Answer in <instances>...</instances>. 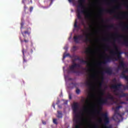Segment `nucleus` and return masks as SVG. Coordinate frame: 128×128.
<instances>
[{
	"mask_svg": "<svg viewBox=\"0 0 128 128\" xmlns=\"http://www.w3.org/2000/svg\"><path fill=\"white\" fill-rule=\"evenodd\" d=\"M113 46L116 50H111V51H110V54H111V55L110 56H107L102 62H98V66H101L102 64H105L108 62H110L114 60H122V51H118V46H116L115 42H113Z\"/></svg>",
	"mask_w": 128,
	"mask_h": 128,
	"instance_id": "nucleus-1",
	"label": "nucleus"
},
{
	"mask_svg": "<svg viewBox=\"0 0 128 128\" xmlns=\"http://www.w3.org/2000/svg\"><path fill=\"white\" fill-rule=\"evenodd\" d=\"M86 0H78V5L76 10L77 18L78 20H81V24L84 25V22L81 16V14H83L86 16V18H90L92 16L91 14L86 9L84 3Z\"/></svg>",
	"mask_w": 128,
	"mask_h": 128,
	"instance_id": "nucleus-2",
	"label": "nucleus"
},
{
	"mask_svg": "<svg viewBox=\"0 0 128 128\" xmlns=\"http://www.w3.org/2000/svg\"><path fill=\"white\" fill-rule=\"evenodd\" d=\"M73 112L74 114V120L76 123V124L75 126V128H80V116L79 114H78V102H74L72 106Z\"/></svg>",
	"mask_w": 128,
	"mask_h": 128,
	"instance_id": "nucleus-3",
	"label": "nucleus"
},
{
	"mask_svg": "<svg viewBox=\"0 0 128 128\" xmlns=\"http://www.w3.org/2000/svg\"><path fill=\"white\" fill-rule=\"evenodd\" d=\"M123 70L120 75L121 77L124 78L128 82V75H126V73H128V68L126 62L124 60H120L119 62V65L118 67V70Z\"/></svg>",
	"mask_w": 128,
	"mask_h": 128,
	"instance_id": "nucleus-4",
	"label": "nucleus"
},
{
	"mask_svg": "<svg viewBox=\"0 0 128 128\" xmlns=\"http://www.w3.org/2000/svg\"><path fill=\"white\" fill-rule=\"evenodd\" d=\"M120 108H122V106H116L114 110V114L113 116V120L115 121H122L124 119L123 116L124 115V113H122V114H120L118 112V110Z\"/></svg>",
	"mask_w": 128,
	"mask_h": 128,
	"instance_id": "nucleus-5",
	"label": "nucleus"
},
{
	"mask_svg": "<svg viewBox=\"0 0 128 128\" xmlns=\"http://www.w3.org/2000/svg\"><path fill=\"white\" fill-rule=\"evenodd\" d=\"M108 99H110V100H114V97L112 94H108L106 98H100L98 102V104L100 106H104V104H108Z\"/></svg>",
	"mask_w": 128,
	"mask_h": 128,
	"instance_id": "nucleus-6",
	"label": "nucleus"
},
{
	"mask_svg": "<svg viewBox=\"0 0 128 128\" xmlns=\"http://www.w3.org/2000/svg\"><path fill=\"white\" fill-rule=\"evenodd\" d=\"M102 117L104 118V123L103 126L104 128H112V126H108L110 123V119L108 115V113H102L101 114Z\"/></svg>",
	"mask_w": 128,
	"mask_h": 128,
	"instance_id": "nucleus-7",
	"label": "nucleus"
},
{
	"mask_svg": "<svg viewBox=\"0 0 128 128\" xmlns=\"http://www.w3.org/2000/svg\"><path fill=\"white\" fill-rule=\"evenodd\" d=\"M30 32H32V29L30 28H28L27 30L24 31V32H22V34L24 38V40H22V38H20V41L21 44H22V42H25L26 44H28V42L29 40L28 39H26V34H28V36H30Z\"/></svg>",
	"mask_w": 128,
	"mask_h": 128,
	"instance_id": "nucleus-8",
	"label": "nucleus"
},
{
	"mask_svg": "<svg viewBox=\"0 0 128 128\" xmlns=\"http://www.w3.org/2000/svg\"><path fill=\"white\" fill-rule=\"evenodd\" d=\"M73 58H75L74 60H80V62L82 63V64H86L88 66H90V64L89 62V60H84L83 59L80 58L79 56H78V55H73Z\"/></svg>",
	"mask_w": 128,
	"mask_h": 128,
	"instance_id": "nucleus-9",
	"label": "nucleus"
},
{
	"mask_svg": "<svg viewBox=\"0 0 128 128\" xmlns=\"http://www.w3.org/2000/svg\"><path fill=\"white\" fill-rule=\"evenodd\" d=\"M106 12L107 14H114L115 11L114 9H100L99 14H102L103 12Z\"/></svg>",
	"mask_w": 128,
	"mask_h": 128,
	"instance_id": "nucleus-10",
	"label": "nucleus"
},
{
	"mask_svg": "<svg viewBox=\"0 0 128 128\" xmlns=\"http://www.w3.org/2000/svg\"><path fill=\"white\" fill-rule=\"evenodd\" d=\"M100 73L102 75H104V73H107L108 75H112L113 73V71L111 68L108 67V68H106L105 71H101Z\"/></svg>",
	"mask_w": 128,
	"mask_h": 128,
	"instance_id": "nucleus-11",
	"label": "nucleus"
},
{
	"mask_svg": "<svg viewBox=\"0 0 128 128\" xmlns=\"http://www.w3.org/2000/svg\"><path fill=\"white\" fill-rule=\"evenodd\" d=\"M80 65L79 64H76L74 62L73 64H72V66H70V69L71 71L74 72V73H76V71H75L74 69L75 68H80Z\"/></svg>",
	"mask_w": 128,
	"mask_h": 128,
	"instance_id": "nucleus-12",
	"label": "nucleus"
},
{
	"mask_svg": "<svg viewBox=\"0 0 128 128\" xmlns=\"http://www.w3.org/2000/svg\"><path fill=\"white\" fill-rule=\"evenodd\" d=\"M122 86L123 87L124 90H128V84L127 86H124V84H116V90H120L121 89Z\"/></svg>",
	"mask_w": 128,
	"mask_h": 128,
	"instance_id": "nucleus-13",
	"label": "nucleus"
},
{
	"mask_svg": "<svg viewBox=\"0 0 128 128\" xmlns=\"http://www.w3.org/2000/svg\"><path fill=\"white\" fill-rule=\"evenodd\" d=\"M83 38L84 36H82V34L79 36H74V40L75 42H79L80 40H83Z\"/></svg>",
	"mask_w": 128,
	"mask_h": 128,
	"instance_id": "nucleus-14",
	"label": "nucleus"
},
{
	"mask_svg": "<svg viewBox=\"0 0 128 128\" xmlns=\"http://www.w3.org/2000/svg\"><path fill=\"white\" fill-rule=\"evenodd\" d=\"M86 86H88L91 90H94V84L92 80H88L86 82Z\"/></svg>",
	"mask_w": 128,
	"mask_h": 128,
	"instance_id": "nucleus-15",
	"label": "nucleus"
},
{
	"mask_svg": "<svg viewBox=\"0 0 128 128\" xmlns=\"http://www.w3.org/2000/svg\"><path fill=\"white\" fill-rule=\"evenodd\" d=\"M91 35V33H86V38L84 40V41L85 42H90L91 40L90 38V36Z\"/></svg>",
	"mask_w": 128,
	"mask_h": 128,
	"instance_id": "nucleus-16",
	"label": "nucleus"
},
{
	"mask_svg": "<svg viewBox=\"0 0 128 128\" xmlns=\"http://www.w3.org/2000/svg\"><path fill=\"white\" fill-rule=\"evenodd\" d=\"M115 94L116 96H119V97H126V96H128V94L124 93L123 92H122L121 94L119 92L115 93ZM126 100H128V98H127Z\"/></svg>",
	"mask_w": 128,
	"mask_h": 128,
	"instance_id": "nucleus-17",
	"label": "nucleus"
},
{
	"mask_svg": "<svg viewBox=\"0 0 128 128\" xmlns=\"http://www.w3.org/2000/svg\"><path fill=\"white\" fill-rule=\"evenodd\" d=\"M93 52L94 51L90 47H88V48H87L85 51V53H86V54H92Z\"/></svg>",
	"mask_w": 128,
	"mask_h": 128,
	"instance_id": "nucleus-18",
	"label": "nucleus"
},
{
	"mask_svg": "<svg viewBox=\"0 0 128 128\" xmlns=\"http://www.w3.org/2000/svg\"><path fill=\"white\" fill-rule=\"evenodd\" d=\"M126 16V15L120 16V14H118V15L114 16V18H116L118 20H120L121 18H122H122H125Z\"/></svg>",
	"mask_w": 128,
	"mask_h": 128,
	"instance_id": "nucleus-19",
	"label": "nucleus"
},
{
	"mask_svg": "<svg viewBox=\"0 0 128 128\" xmlns=\"http://www.w3.org/2000/svg\"><path fill=\"white\" fill-rule=\"evenodd\" d=\"M121 44H124V46L128 48V40H124L121 42Z\"/></svg>",
	"mask_w": 128,
	"mask_h": 128,
	"instance_id": "nucleus-20",
	"label": "nucleus"
},
{
	"mask_svg": "<svg viewBox=\"0 0 128 128\" xmlns=\"http://www.w3.org/2000/svg\"><path fill=\"white\" fill-rule=\"evenodd\" d=\"M58 118H62V113L61 110H58Z\"/></svg>",
	"mask_w": 128,
	"mask_h": 128,
	"instance_id": "nucleus-21",
	"label": "nucleus"
},
{
	"mask_svg": "<svg viewBox=\"0 0 128 128\" xmlns=\"http://www.w3.org/2000/svg\"><path fill=\"white\" fill-rule=\"evenodd\" d=\"M115 36H118V38H124V36L120 34L118 32H116L115 33Z\"/></svg>",
	"mask_w": 128,
	"mask_h": 128,
	"instance_id": "nucleus-22",
	"label": "nucleus"
},
{
	"mask_svg": "<svg viewBox=\"0 0 128 128\" xmlns=\"http://www.w3.org/2000/svg\"><path fill=\"white\" fill-rule=\"evenodd\" d=\"M74 27V28H80V26L78 25V20H75Z\"/></svg>",
	"mask_w": 128,
	"mask_h": 128,
	"instance_id": "nucleus-23",
	"label": "nucleus"
},
{
	"mask_svg": "<svg viewBox=\"0 0 128 128\" xmlns=\"http://www.w3.org/2000/svg\"><path fill=\"white\" fill-rule=\"evenodd\" d=\"M114 104H125V102H124V101H120V102H118V101H114Z\"/></svg>",
	"mask_w": 128,
	"mask_h": 128,
	"instance_id": "nucleus-24",
	"label": "nucleus"
},
{
	"mask_svg": "<svg viewBox=\"0 0 128 128\" xmlns=\"http://www.w3.org/2000/svg\"><path fill=\"white\" fill-rule=\"evenodd\" d=\"M89 98L90 99H92V98H94V93H90L89 94Z\"/></svg>",
	"mask_w": 128,
	"mask_h": 128,
	"instance_id": "nucleus-25",
	"label": "nucleus"
},
{
	"mask_svg": "<svg viewBox=\"0 0 128 128\" xmlns=\"http://www.w3.org/2000/svg\"><path fill=\"white\" fill-rule=\"evenodd\" d=\"M24 19L22 20V22L20 23V26H21V28H24Z\"/></svg>",
	"mask_w": 128,
	"mask_h": 128,
	"instance_id": "nucleus-26",
	"label": "nucleus"
},
{
	"mask_svg": "<svg viewBox=\"0 0 128 128\" xmlns=\"http://www.w3.org/2000/svg\"><path fill=\"white\" fill-rule=\"evenodd\" d=\"M88 110V108L87 106H86L83 108V110L84 112H87Z\"/></svg>",
	"mask_w": 128,
	"mask_h": 128,
	"instance_id": "nucleus-27",
	"label": "nucleus"
},
{
	"mask_svg": "<svg viewBox=\"0 0 128 128\" xmlns=\"http://www.w3.org/2000/svg\"><path fill=\"white\" fill-rule=\"evenodd\" d=\"M53 122L54 124H56V126L58 124V119H53Z\"/></svg>",
	"mask_w": 128,
	"mask_h": 128,
	"instance_id": "nucleus-28",
	"label": "nucleus"
},
{
	"mask_svg": "<svg viewBox=\"0 0 128 128\" xmlns=\"http://www.w3.org/2000/svg\"><path fill=\"white\" fill-rule=\"evenodd\" d=\"M70 53H67L66 54H64V56H63V59L64 60V58H66V56H70Z\"/></svg>",
	"mask_w": 128,
	"mask_h": 128,
	"instance_id": "nucleus-29",
	"label": "nucleus"
},
{
	"mask_svg": "<svg viewBox=\"0 0 128 128\" xmlns=\"http://www.w3.org/2000/svg\"><path fill=\"white\" fill-rule=\"evenodd\" d=\"M114 26L113 24L109 25L108 26H106L107 29H110V28H114Z\"/></svg>",
	"mask_w": 128,
	"mask_h": 128,
	"instance_id": "nucleus-30",
	"label": "nucleus"
},
{
	"mask_svg": "<svg viewBox=\"0 0 128 128\" xmlns=\"http://www.w3.org/2000/svg\"><path fill=\"white\" fill-rule=\"evenodd\" d=\"M123 30H128V25H126L124 27L122 28Z\"/></svg>",
	"mask_w": 128,
	"mask_h": 128,
	"instance_id": "nucleus-31",
	"label": "nucleus"
},
{
	"mask_svg": "<svg viewBox=\"0 0 128 128\" xmlns=\"http://www.w3.org/2000/svg\"><path fill=\"white\" fill-rule=\"evenodd\" d=\"M80 88H76V94H80Z\"/></svg>",
	"mask_w": 128,
	"mask_h": 128,
	"instance_id": "nucleus-32",
	"label": "nucleus"
},
{
	"mask_svg": "<svg viewBox=\"0 0 128 128\" xmlns=\"http://www.w3.org/2000/svg\"><path fill=\"white\" fill-rule=\"evenodd\" d=\"M90 78H94V77H96V74H91V75H90Z\"/></svg>",
	"mask_w": 128,
	"mask_h": 128,
	"instance_id": "nucleus-33",
	"label": "nucleus"
},
{
	"mask_svg": "<svg viewBox=\"0 0 128 128\" xmlns=\"http://www.w3.org/2000/svg\"><path fill=\"white\" fill-rule=\"evenodd\" d=\"M70 84H72L74 86H76L78 84L76 82H72Z\"/></svg>",
	"mask_w": 128,
	"mask_h": 128,
	"instance_id": "nucleus-34",
	"label": "nucleus"
},
{
	"mask_svg": "<svg viewBox=\"0 0 128 128\" xmlns=\"http://www.w3.org/2000/svg\"><path fill=\"white\" fill-rule=\"evenodd\" d=\"M33 10H34V7L30 6V12H32Z\"/></svg>",
	"mask_w": 128,
	"mask_h": 128,
	"instance_id": "nucleus-35",
	"label": "nucleus"
},
{
	"mask_svg": "<svg viewBox=\"0 0 128 128\" xmlns=\"http://www.w3.org/2000/svg\"><path fill=\"white\" fill-rule=\"evenodd\" d=\"M86 104H90V100H88V99H86Z\"/></svg>",
	"mask_w": 128,
	"mask_h": 128,
	"instance_id": "nucleus-36",
	"label": "nucleus"
},
{
	"mask_svg": "<svg viewBox=\"0 0 128 128\" xmlns=\"http://www.w3.org/2000/svg\"><path fill=\"white\" fill-rule=\"evenodd\" d=\"M108 48H110L109 45H106V47H105V50H108Z\"/></svg>",
	"mask_w": 128,
	"mask_h": 128,
	"instance_id": "nucleus-37",
	"label": "nucleus"
},
{
	"mask_svg": "<svg viewBox=\"0 0 128 128\" xmlns=\"http://www.w3.org/2000/svg\"><path fill=\"white\" fill-rule=\"evenodd\" d=\"M100 94H101L102 96H103L104 95V91H102V92H100Z\"/></svg>",
	"mask_w": 128,
	"mask_h": 128,
	"instance_id": "nucleus-38",
	"label": "nucleus"
},
{
	"mask_svg": "<svg viewBox=\"0 0 128 128\" xmlns=\"http://www.w3.org/2000/svg\"><path fill=\"white\" fill-rule=\"evenodd\" d=\"M72 49L74 51H76V46H74L72 48Z\"/></svg>",
	"mask_w": 128,
	"mask_h": 128,
	"instance_id": "nucleus-39",
	"label": "nucleus"
},
{
	"mask_svg": "<svg viewBox=\"0 0 128 128\" xmlns=\"http://www.w3.org/2000/svg\"><path fill=\"white\" fill-rule=\"evenodd\" d=\"M120 8H121V6L120 5L116 7V9H120Z\"/></svg>",
	"mask_w": 128,
	"mask_h": 128,
	"instance_id": "nucleus-40",
	"label": "nucleus"
},
{
	"mask_svg": "<svg viewBox=\"0 0 128 128\" xmlns=\"http://www.w3.org/2000/svg\"><path fill=\"white\" fill-rule=\"evenodd\" d=\"M22 53L23 56H24V49L22 50Z\"/></svg>",
	"mask_w": 128,
	"mask_h": 128,
	"instance_id": "nucleus-41",
	"label": "nucleus"
},
{
	"mask_svg": "<svg viewBox=\"0 0 128 128\" xmlns=\"http://www.w3.org/2000/svg\"><path fill=\"white\" fill-rule=\"evenodd\" d=\"M102 82H99V86H100V88H102Z\"/></svg>",
	"mask_w": 128,
	"mask_h": 128,
	"instance_id": "nucleus-42",
	"label": "nucleus"
},
{
	"mask_svg": "<svg viewBox=\"0 0 128 128\" xmlns=\"http://www.w3.org/2000/svg\"><path fill=\"white\" fill-rule=\"evenodd\" d=\"M60 102V100H58L57 102H56V104H59Z\"/></svg>",
	"mask_w": 128,
	"mask_h": 128,
	"instance_id": "nucleus-43",
	"label": "nucleus"
},
{
	"mask_svg": "<svg viewBox=\"0 0 128 128\" xmlns=\"http://www.w3.org/2000/svg\"><path fill=\"white\" fill-rule=\"evenodd\" d=\"M64 49H65V50H67L68 49V48L67 46H66V47L64 48Z\"/></svg>",
	"mask_w": 128,
	"mask_h": 128,
	"instance_id": "nucleus-44",
	"label": "nucleus"
},
{
	"mask_svg": "<svg viewBox=\"0 0 128 128\" xmlns=\"http://www.w3.org/2000/svg\"><path fill=\"white\" fill-rule=\"evenodd\" d=\"M26 8H28V7H26V6H24V10L26 12Z\"/></svg>",
	"mask_w": 128,
	"mask_h": 128,
	"instance_id": "nucleus-45",
	"label": "nucleus"
},
{
	"mask_svg": "<svg viewBox=\"0 0 128 128\" xmlns=\"http://www.w3.org/2000/svg\"><path fill=\"white\" fill-rule=\"evenodd\" d=\"M30 52L31 54H32V52H34V50H32V49H30Z\"/></svg>",
	"mask_w": 128,
	"mask_h": 128,
	"instance_id": "nucleus-46",
	"label": "nucleus"
},
{
	"mask_svg": "<svg viewBox=\"0 0 128 128\" xmlns=\"http://www.w3.org/2000/svg\"><path fill=\"white\" fill-rule=\"evenodd\" d=\"M42 122L43 124H46V122H44V120L42 121Z\"/></svg>",
	"mask_w": 128,
	"mask_h": 128,
	"instance_id": "nucleus-47",
	"label": "nucleus"
},
{
	"mask_svg": "<svg viewBox=\"0 0 128 128\" xmlns=\"http://www.w3.org/2000/svg\"><path fill=\"white\" fill-rule=\"evenodd\" d=\"M53 2H54V0H51L50 5H52V4Z\"/></svg>",
	"mask_w": 128,
	"mask_h": 128,
	"instance_id": "nucleus-48",
	"label": "nucleus"
},
{
	"mask_svg": "<svg viewBox=\"0 0 128 128\" xmlns=\"http://www.w3.org/2000/svg\"><path fill=\"white\" fill-rule=\"evenodd\" d=\"M104 3H106L107 5H110V3H107L106 1H104Z\"/></svg>",
	"mask_w": 128,
	"mask_h": 128,
	"instance_id": "nucleus-49",
	"label": "nucleus"
},
{
	"mask_svg": "<svg viewBox=\"0 0 128 128\" xmlns=\"http://www.w3.org/2000/svg\"><path fill=\"white\" fill-rule=\"evenodd\" d=\"M126 55L127 56V58H128V52H126V53H125Z\"/></svg>",
	"mask_w": 128,
	"mask_h": 128,
	"instance_id": "nucleus-50",
	"label": "nucleus"
},
{
	"mask_svg": "<svg viewBox=\"0 0 128 128\" xmlns=\"http://www.w3.org/2000/svg\"><path fill=\"white\" fill-rule=\"evenodd\" d=\"M98 128V126H94V128Z\"/></svg>",
	"mask_w": 128,
	"mask_h": 128,
	"instance_id": "nucleus-51",
	"label": "nucleus"
},
{
	"mask_svg": "<svg viewBox=\"0 0 128 128\" xmlns=\"http://www.w3.org/2000/svg\"><path fill=\"white\" fill-rule=\"evenodd\" d=\"M69 98H70V99H72V97L71 95H69Z\"/></svg>",
	"mask_w": 128,
	"mask_h": 128,
	"instance_id": "nucleus-52",
	"label": "nucleus"
},
{
	"mask_svg": "<svg viewBox=\"0 0 128 128\" xmlns=\"http://www.w3.org/2000/svg\"><path fill=\"white\" fill-rule=\"evenodd\" d=\"M58 108H62V106H58Z\"/></svg>",
	"mask_w": 128,
	"mask_h": 128,
	"instance_id": "nucleus-53",
	"label": "nucleus"
},
{
	"mask_svg": "<svg viewBox=\"0 0 128 128\" xmlns=\"http://www.w3.org/2000/svg\"><path fill=\"white\" fill-rule=\"evenodd\" d=\"M122 25H124V24H123V23H121V24H120V26H122Z\"/></svg>",
	"mask_w": 128,
	"mask_h": 128,
	"instance_id": "nucleus-54",
	"label": "nucleus"
},
{
	"mask_svg": "<svg viewBox=\"0 0 128 128\" xmlns=\"http://www.w3.org/2000/svg\"><path fill=\"white\" fill-rule=\"evenodd\" d=\"M102 119H100V120H98L99 122H102Z\"/></svg>",
	"mask_w": 128,
	"mask_h": 128,
	"instance_id": "nucleus-55",
	"label": "nucleus"
},
{
	"mask_svg": "<svg viewBox=\"0 0 128 128\" xmlns=\"http://www.w3.org/2000/svg\"><path fill=\"white\" fill-rule=\"evenodd\" d=\"M24 62H26V60H24Z\"/></svg>",
	"mask_w": 128,
	"mask_h": 128,
	"instance_id": "nucleus-56",
	"label": "nucleus"
},
{
	"mask_svg": "<svg viewBox=\"0 0 128 128\" xmlns=\"http://www.w3.org/2000/svg\"><path fill=\"white\" fill-rule=\"evenodd\" d=\"M52 106H54V108H55V104H53Z\"/></svg>",
	"mask_w": 128,
	"mask_h": 128,
	"instance_id": "nucleus-57",
	"label": "nucleus"
},
{
	"mask_svg": "<svg viewBox=\"0 0 128 128\" xmlns=\"http://www.w3.org/2000/svg\"><path fill=\"white\" fill-rule=\"evenodd\" d=\"M104 40L107 41V40H108L104 39Z\"/></svg>",
	"mask_w": 128,
	"mask_h": 128,
	"instance_id": "nucleus-58",
	"label": "nucleus"
},
{
	"mask_svg": "<svg viewBox=\"0 0 128 128\" xmlns=\"http://www.w3.org/2000/svg\"><path fill=\"white\" fill-rule=\"evenodd\" d=\"M69 2H72V0H68Z\"/></svg>",
	"mask_w": 128,
	"mask_h": 128,
	"instance_id": "nucleus-59",
	"label": "nucleus"
},
{
	"mask_svg": "<svg viewBox=\"0 0 128 128\" xmlns=\"http://www.w3.org/2000/svg\"><path fill=\"white\" fill-rule=\"evenodd\" d=\"M102 22H104V20L102 18Z\"/></svg>",
	"mask_w": 128,
	"mask_h": 128,
	"instance_id": "nucleus-60",
	"label": "nucleus"
},
{
	"mask_svg": "<svg viewBox=\"0 0 128 128\" xmlns=\"http://www.w3.org/2000/svg\"><path fill=\"white\" fill-rule=\"evenodd\" d=\"M112 2H114V0H112Z\"/></svg>",
	"mask_w": 128,
	"mask_h": 128,
	"instance_id": "nucleus-61",
	"label": "nucleus"
},
{
	"mask_svg": "<svg viewBox=\"0 0 128 128\" xmlns=\"http://www.w3.org/2000/svg\"><path fill=\"white\" fill-rule=\"evenodd\" d=\"M119 42V44H120V41H119V42Z\"/></svg>",
	"mask_w": 128,
	"mask_h": 128,
	"instance_id": "nucleus-62",
	"label": "nucleus"
},
{
	"mask_svg": "<svg viewBox=\"0 0 128 128\" xmlns=\"http://www.w3.org/2000/svg\"><path fill=\"white\" fill-rule=\"evenodd\" d=\"M127 8H128V6H127Z\"/></svg>",
	"mask_w": 128,
	"mask_h": 128,
	"instance_id": "nucleus-63",
	"label": "nucleus"
},
{
	"mask_svg": "<svg viewBox=\"0 0 128 128\" xmlns=\"http://www.w3.org/2000/svg\"><path fill=\"white\" fill-rule=\"evenodd\" d=\"M44 2H46V1H44Z\"/></svg>",
	"mask_w": 128,
	"mask_h": 128,
	"instance_id": "nucleus-64",
	"label": "nucleus"
}]
</instances>
